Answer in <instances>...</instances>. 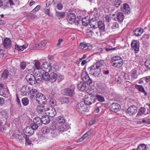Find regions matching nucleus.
Wrapping results in <instances>:
<instances>
[{"label":"nucleus","instance_id":"obj_1","mask_svg":"<svg viewBox=\"0 0 150 150\" xmlns=\"http://www.w3.org/2000/svg\"><path fill=\"white\" fill-rule=\"evenodd\" d=\"M37 129V127L32 125L31 124L30 126L27 127L24 129V132L26 136L29 137L32 135L34 133V130Z\"/></svg>","mask_w":150,"mask_h":150},{"label":"nucleus","instance_id":"obj_2","mask_svg":"<svg viewBox=\"0 0 150 150\" xmlns=\"http://www.w3.org/2000/svg\"><path fill=\"white\" fill-rule=\"evenodd\" d=\"M81 79L83 81L88 84H91L93 82L91 79L86 71H83L81 74Z\"/></svg>","mask_w":150,"mask_h":150},{"label":"nucleus","instance_id":"obj_3","mask_svg":"<svg viewBox=\"0 0 150 150\" xmlns=\"http://www.w3.org/2000/svg\"><path fill=\"white\" fill-rule=\"evenodd\" d=\"M87 107L84 102H81L77 104L76 109L77 112L82 113L83 111H86L87 110Z\"/></svg>","mask_w":150,"mask_h":150},{"label":"nucleus","instance_id":"obj_4","mask_svg":"<svg viewBox=\"0 0 150 150\" xmlns=\"http://www.w3.org/2000/svg\"><path fill=\"white\" fill-rule=\"evenodd\" d=\"M111 62H113V66L122 65L123 64L122 59L119 56L114 57L111 59Z\"/></svg>","mask_w":150,"mask_h":150},{"label":"nucleus","instance_id":"obj_5","mask_svg":"<svg viewBox=\"0 0 150 150\" xmlns=\"http://www.w3.org/2000/svg\"><path fill=\"white\" fill-rule=\"evenodd\" d=\"M100 66H91L90 67L91 71L93 73L92 75L95 77H99L101 72Z\"/></svg>","mask_w":150,"mask_h":150},{"label":"nucleus","instance_id":"obj_6","mask_svg":"<svg viewBox=\"0 0 150 150\" xmlns=\"http://www.w3.org/2000/svg\"><path fill=\"white\" fill-rule=\"evenodd\" d=\"M31 88L26 85H25L23 86L21 91L22 94L25 96H29L31 93Z\"/></svg>","mask_w":150,"mask_h":150},{"label":"nucleus","instance_id":"obj_7","mask_svg":"<svg viewBox=\"0 0 150 150\" xmlns=\"http://www.w3.org/2000/svg\"><path fill=\"white\" fill-rule=\"evenodd\" d=\"M71 87H72L71 88H65L62 91L64 94L65 95L70 96H72L74 95L75 93V87L74 86Z\"/></svg>","mask_w":150,"mask_h":150},{"label":"nucleus","instance_id":"obj_8","mask_svg":"<svg viewBox=\"0 0 150 150\" xmlns=\"http://www.w3.org/2000/svg\"><path fill=\"white\" fill-rule=\"evenodd\" d=\"M86 18L87 17H86L82 18V24L85 26H87L89 23L91 26H92V27H93L95 28H96V26L94 25H93L92 23L93 22H94L96 19L94 18H92L89 21H88L86 20Z\"/></svg>","mask_w":150,"mask_h":150},{"label":"nucleus","instance_id":"obj_9","mask_svg":"<svg viewBox=\"0 0 150 150\" xmlns=\"http://www.w3.org/2000/svg\"><path fill=\"white\" fill-rule=\"evenodd\" d=\"M25 79L31 85L35 84L36 83L35 76L32 74H28L26 75Z\"/></svg>","mask_w":150,"mask_h":150},{"label":"nucleus","instance_id":"obj_10","mask_svg":"<svg viewBox=\"0 0 150 150\" xmlns=\"http://www.w3.org/2000/svg\"><path fill=\"white\" fill-rule=\"evenodd\" d=\"M45 113L49 117H53L56 114V110L54 108L50 107L46 110Z\"/></svg>","mask_w":150,"mask_h":150},{"label":"nucleus","instance_id":"obj_11","mask_svg":"<svg viewBox=\"0 0 150 150\" xmlns=\"http://www.w3.org/2000/svg\"><path fill=\"white\" fill-rule=\"evenodd\" d=\"M131 46L132 50H134L136 53H138L139 50V45L137 40H133L131 43Z\"/></svg>","mask_w":150,"mask_h":150},{"label":"nucleus","instance_id":"obj_12","mask_svg":"<svg viewBox=\"0 0 150 150\" xmlns=\"http://www.w3.org/2000/svg\"><path fill=\"white\" fill-rule=\"evenodd\" d=\"M109 108L112 111L116 112L120 110L121 106L117 103H113L110 105Z\"/></svg>","mask_w":150,"mask_h":150},{"label":"nucleus","instance_id":"obj_13","mask_svg":"<svg viewBox=\"0 0 150 150\" xmlns=\"http://www.w3.org/2000/svg\"><path fill=\"white\" fill-rule=\"evenodd\" d=\"M12 42L10 39L8 38H5L3 41V45L6 49H8L10 48Z\"/></svg>","mask_w":150,"mask_h":150},{"label":"nucleus","instance_id":"obj_14","mask_svg":"<svg viewBox=\"0 0 150 150\" xmlns=\"http://www.w3.org/2000/svg\"><path fill=\"white\" fill-rule=\"evenodd\" d=\"M42 124L41 118L38 117H35L33 120V122L31 123L32 125H34L36 127L40 126Z\"/></svg>","mask_w":150,"mask_h":150},{"label":"nucleus","instance_id":"obj_15","mask_svg":"<svg viewBox=\"0 0 150 150\" xmlns=\"http://www.w3.org/2000/svg\"><path fill=\"white\" fill-rule=\"evenodd\" d=\"M76 16L74 14L69 13L68 14L67 17V20L69 23L72 24L75 22Z\"/></svg>","mask_w":150,"mask_h":150},{"label":"nucleus","instance_id":"obj_16","mask_svg":"<svg viewBox=\"0 0 150 150\" xmlns=\"http://www.w3.org/2000/svg\"><path fill=\"white\" fill-rule=\"evenodd\" d=\"M96 88L97 92L103 93V86L102 81H98L96 84Z\"/></svg>","mask_w":150,"mask_h":150},{"label":"nucleus","instance_id":"obj_17","mask_svg":"<svg viewBox=\"0 0 150 150\" xmlns=\"http://www.w3.org/2000/svg\"><path fill=\"white\" fill-rule=\"evenodd\" d=\"M96 101V99L92 97H90L86 98L84 99V103L85 104L87 105H90L92 103L95 102Z\"/></svg>","mask_w":150,"mask_h":150},{"label":"nucleus","instance_id":"obj_18","mask_svg":"<svg viewBox=\"0 0 150 150\" xmlns=\"http://www.w3.org/2000/svg\"><path fill=\"white\" fill-rule=\"evenodd\" d=\"M137 107L132 105L129 107L127 110V113L130 115H133L137 112Z\"/></svg>","mask_w":150,"mask_h":150},{"label":"nucleus","instance_id":"obj_19","mask_svg":"<svg viewBox=\"0 0 150 150\" xmlns=\"http://www.w3.org/2000/svg\"><path fill=\"white\" fill-rule=\"evenodd\" d=\"M45 99L46 97L45 95L42 93H38L36 96V100L38 104H40L41 101Z\"/></svg>","mask_w":150,"mask_h":150},{"label":"nucleus","instance_id":"obj_20","mask_svg":"<svg viewBox=\"0 0 150 150\" xmlns=\"http://www.w3.org/2000/svg\"><path fill=\"white\" fill-rule=\"evenodd\" d=\"M36 68L38 69L40 68V66H35ZM41 68L42 70L45 71V72H47L48 73L50 72V71L51 69L54 68V69L55 68L54 66H41Z\"/></svg>","mask_w":150,"mask_h":150},{"label":"nucleus","instance_id":"obj_21","mask_svg":"<svg viewBox=\"0 0 150 150\" xmlns=\"http://www.w3.org/2000/svg\"><path fill=\"white\" fill-rule=\"evenodd\" d=\"M144 30L141 28H136L133 31L134 35L137 37L141 36L144 32Z\"/></svg>","mask_w":150,"mask_h":150},{"label":"nucleus","instance_id":"obj_22","mask_svg":"<svg viewBox=\"0 0 150 150\" xmlns=\"http://www.w3.org/2000/svg\"><path fill=\"white\" fill-rule=\"evenodd\" d=\"M45 107L42 104H40L37 106L36 110L37 112L39 114H43L45 112L46 110H45Z\"/></svg>","mask_w":150,"mask_h":150},{"label":"nucleus","instance_id":"obj_23","mask_svg":"<svg viewBox=\"0 0 150 150\" xmlns=\"http://www.w3.org/2000/svg\"><path fill=\"white\" fill-rule=\"evenodd\" d=\"M99 118V116L98 115L92 117L88 125L90 126L94 124L97 121L101 120Z\"/></svg>","mask_w":150,"mask_h":150},{"label":"nucleus","instance_id":"obj_24","mask_svg":"<svg viewBox=\"0 0 150 150\" xmlns=\"http://www.w3.org/2000/svg\"><path fill=\"white\" fill-rule=\"evenodd\" d=\"M86 83L81 81L79 82L77 85L78 89L81 91L85 90L86 88Z\"/></svg>","mask_w":150,"mask_h":150},{"label":"nucleus","instance_id":"obj_25","mask_svg":"<svg viewBox=\"0 0 150 150\" xmlns=\"http://www.w3.org/2000/svg\"><path fill=\"white\" fill-rule=\"evenodd\" d=\"M41 118L42 124L45 125L48 124L50 121L49 117L47 115L42 116Z\"/></svg>","mask_w":150,"mask_h":150},{"label":"nucleus","instance_id":"obj_26","mask_svg":"<svg viewBox=\"0 0 150 150\" xmlns=\"http://www.w3.org/2000/svg\"><path fill=\"white\" fill-rule=\"evenodd\" d=\"M135 88L139 91L143 93L145 96L147 95V93L145 91L144 88L142 86L136 84L135 86Z\"/></svg>","mask_w":150,"mask_h":150},{"label":"nucleus","instance_id":"obj_27","mask_svg":"<svg viewBox=\"0 0 150 150\" xmlns=\"http://www.w3.org/2000/svg\"><path fill=\"white\" fill-rule=\"evenodd\" d=\"M50 81L52 83L54 82L57 79V74L54 72L51 73L50 74Z\"/></svg>","mask_w":150,"mask_h":150},{"label":"nucleus","instance_id":"obj_28","mask_svg":"<svg viewBox=\"0 0 150 150\" xmlns=\"http://www.w3.org/2000/svg\"><path fill=\"white\" fill-rule=\"evenodd\" d=\"M41 76H42V79L45 81H50V74L48 73L47 72L43 73Z\"/></svg>","mask_w":150,"mask_h":150},{"label":"nucleus","instance_id":"obj_29","mask_svg":"<svg viewBox=\"0 0 150 150\" xmlns=\"http://www.w3.org/2000/svg\"><path fill=\"white\" fill-rule=\"evenodd\" d=\"M69 127L67 128L66 126L64 127L62 125H59L57 131L58 132L59 134L63 132L66 131L68 129Z\"/></svg>","mask_w":150,"mask_h":150},{"label":"nucleus","instance_id":"obj_30","mask_svg":"<svg viewBox=\"0 0 150 150\" xmlns=\"http://www.w3.org/2000/svg\"><path fill=\"white\" fill-rule=\"evenodd\" d=\"M103 93H100L98 92L96 95V99L100 102H103Z\"/></svg>","mask_w":150,"mask_h":150},{"label":"nucleus","instance_id":"obj_31","mask_svg":"<svg viewBox=\"0 0 150 150\" xmlns=\"http://www.w3.org/2000/svg\"><path fill=\"white\" fill-rule=\"evenodd\" d=\"M40 8V5L37 6L33 10L27 14L28 17H32L33 16V13L38 11Z\"/></svg>","mask_w":150,"mask_h":150},{"label":"nucleus","instance_id":"obj_32","mask_svg":"<svg viewBox=\"0 0 150 150\" xmlns=\"http://www.w3.org/2000/svg\"><path fill=\"white\" fill-rule=\"evenodd\" d=\"M123 11L125 14H128L130 12V9L128 5L125 4L123 5Z\"/></svg>","mask_w":150,"mask_h":150},{"label":"nucleus","instance_id":"obj_33","mask_svg":"<svg viewBox=\"0 0 150 150\" xmlns=\"http://www.w3.org/2000/svg\"><path fill=\"white\" fill-rule=\"evenodd\" d=\"M117 19L120 22H122L124 19V15L123 13L119 12L117 15Z\"/></svg>","mask_w":150,"mask_h":150},{"label":"nucleus","instance_id":"obj_34","mask_svg":"<svg viewBox=\"0 0 150 150\" xmlns=\"http://www.w3.org/2000/svg\"><path fill=\"white\" fill-rule=\"evenodd\" d=\"M110 27L112 29H116L119 27L118 23L116 22L110 23L109 25Z\"/></svg>","mask_w":150,"mask_h":150},{"label":"nucleus","instance_id":"obj_35","mask_svg":"<svg viewBox=\"0 0 150 150\" xmlns=\"http://www.w3.org/2000/svg\"><path fill=\"white\" fill-rule=\"evenodd\" d=\"M31 93L30 95V98H35V96L38 93V91L36 89H31Z\"/></svg>","mask_w":150,"mask_h":150},{"label":"nucleus","instance_id":"obj_36","mask_svg":"<svg viewBox=\"0 0 150 150\" xmlns=\"http://www.w3.org/2000/svg\"><path fill=\"white\" fill-rule=\"evenodd\" d=\"M98 26L100 30V35H102L103 30V22L102 21H99L98 23Z\"/></svg>","mask_w":150,"mask_h":150},{"label":"nucleus","instance_id":"obj_37","mask_svg":"<svg viewBox=\"0 0 150 150\" xmlns=\"http://www.w3.org/2000/svg\"><path fill=\"white\" fill-rule=\"evenodd\" d=\"M145 108L143 107H141L139 110L137 115L138 116H142L145 113Z\"/></svg>","mask_w":150,"mask_h":150},{"label":"nucleus","instance_id":"obj_38","mask_svg":"<svg viewBox=\"0 0 150 150\" xmlns=\"http://www.w3.org/2000/svg\"><path fill=\"white\" fill-rule=\"evenodd\" d=\"M8 71L6 69H5L3 72L1 77L3 79H6L8 76Z\"/></svg>","mask_w":150,"mask_h":150},{"label":"nucleus","instance_id":"obj_39","mask_svg":"<svg viewBox=\"0 0 150 150\" xmlns=\"http://www.w3.org/2000/svg\"><path fill=\"white\" fill-rule=\"evenodd\" d=\"M61 101L62 104H67L69 102V98L68 97H63L61 98Z\"/></svg>","mask_w":150,"mask_h":150},{"label":"nucleus","instance_id":"obj_40","mask_svg":"<svg viewBox=\"0 0 150 150\" xmlns=\"http://www.w3.org/2000/svg\"><path fill=\"white\" fill-rule=\"evenodd\" d=\"M57 121L59 124H63L65 122V120L62 116H59L57 118Z\"/></svg>","mask_w":150,"mask_h":150},{"label":"nucleus","instance_id":"obj_41","mask_svg":"<svg viewBox=\"0 0 150 150\" xmlns=\"http://www.w3.org/2000/svg\"><path fill=\"white\" fill-rule=\"evenodd\" d=\"M65 13L64 12H57L56 13V16L59 19H60V18H63L65 16Z\"/></svg>","mask_w":150,"mask_h":150},{"label":"nucleus","instance_id":"obj_42","mask_svg":"<svg viewBox=\"0 0 150 150\" xmlns=\"http://www.w3.org/2000/svg\"><path fill=\"white\" fill-rule=\"evenodd\" d=\"M21 102L23 105L26 106L28 104L29 101L27 98H24L22 99Z\"/></svg>","mask_w":150,"mask_h":150},{"label":"nucleus","instance_id":"obj_43","mask_svg":"<svg viewBox=\"0 0 150 150\" xmlns=\"http://www.w3.org/2000/svg\"><path fill=\"white\" fill-rule=\"evenodd\" d=\"M0 115L3 118H6L8 116V113L5 110H3L0 112Z\"/></svg>","mask_w":150,"mask_h":150},{"label":"nucleus","instance_id":"obj_44","mask_svg":"<svg viewBox=\"0 0 150 150\" xmlns=\"http://www.w3.org/2000/svg\"><path fill=\"white\" fill-rule=\"evenodd\" d=\"M50 130L49 128L44 127L43 129V132L44 134H48V135H50Z\"/></svg>","mask_w":150,"mask_h":150},{"label":"nucleus","instance_id":"obj_45","mask_svg":"<svg viewBox=\"0 0 150 150\" xmlns=\"http://www.w3.org/2000/svg\"><path fill=\"white\" fill-rule=\"evenodd\" d=\"M57 130H56L53 132H50V136H51L52 137L55 138L59 134Z\"/></svg>","mask_w":150,"mask_h":150},{"label":"nucleus","instance_id":"obj_46","mask_svg":"<svg viewBox=\"0 0 150 150\" xmlns=\"http://www.w3.org/2000/svg\"><path fill=\"white\" fill-rule=\"evenodd\" d=\"M49 128L50 129V132H53L57 130L56 126L54 124H50V127Z\"/></svg>","mask_w":150,"mask_h":150},{"label":"nucleus","instance_id":"obj_47","mask_svg":"<svg viewBox=\"0 0 150 150\" xmlns=\"http://www.w3.org/2000/svg\"><path fill=\"white\" fill-rule=\"evenodd\" d=\"M55 6L59 10H61L63 8V6L62 2L57 3L54 4Z\"/></svg>","mask_w":150,"mask_h":150},{"label":"nucleus","instance_id":"obj_48","mask_svg":"<svg viewBox=\"0 0 150 150\" xmlns=\"http://www.w3.org/2000/svg\"><path fill=\"white\" fill-rule=\"evenodd\" d=\"M146 147L144 144H141L138 147L137 150H146Z\"/></svg>","mask_w":150,"mask_h":150},{"label":"nucleus","instance_id":"obj_49","mask_svg":"<svg viewBox=\"0 0 150 150\" xmlns=\"http://www.w3.org/2000/svg\"><path fill=\"white\" fill-rule=\"evenodd\" d=\"M56 92L55 90H52L49 95L50 98H53L56 96Z\"/></svg>","mask_w":150,"mask_h":150},{"label":"nucleus","instance_id":"obj_50","mask_svg":"<svg viewBox=\"0 0 150 150\" xmlns=\"http://www.w3.org/2000/svg\"><path fill=\"white\" fill-rule=\"evenodd\" d=\"M137 70L134 69L132 70V72L131 74L132 77L134 78H137Z\"/></svg>","mask_w":150,"mask_h":150},{"label":"nucleus","instance_id":"obj_51","mask_svg":"<svg viewBox=\"0 0 150 150\" xmlns=\"http://www.w3.org/2000/svg\"><path fill=\"white\" fill-rule=\"evenodd\" d=\"M44 12L45 14L47 15L48 16L51 17L53 16V14L50 12L49 9H45L44 10Z\"/></svg>","mask_w":150,"mask_h":150},{"label":"nucleus","instance_id":"obj_52","mask_svg":"<svg viewBox=\"0 0 150 150\" xmlns=\"http://www.w3.org/2000/svg\"><path fill=\"white\" fill-rule=\"evenodd\" d=\"M87 46V44L84 42L81 43L80 44L79 48L82 49H83Z\"/></svg>","mask_w":150,"mask_h":150},{"label":"nucleus","instance_id":"obj_53","mask_svg":"<svg viewBox=\"0 0 150 150\" xmlns=\"http://www.w3.org/2000/svg\"><path fill=\"white\" fill-rule=\"evenodd\" d=\"M105 18L106 21L108 22H109L111 21L112 20H113L112 17L108 16V15H107L105 16Z\"/></svg>","mask_w":150,"mask_h":150},{"label":"nucleus","instance_id":"obj_54","mask_svg":"<svg viewBox=\"0 0 150 150\" xmlns=\"http://www.w3.org/2000/svg\"><path fill=\"white\" fill-rule=\"evenodd\" d=\"M50 102L51 105L52 106H54L56 104V101L53 98H50Z\"/></svg>","mask_w":150,"mask_h":150},{"label":"nucleus","instance_id":"obj_55","mask_svg":"<svg viewBox=\"0 0 150 150\" xmlns=\"http://www.w3.org/2000/svg\"><path fill=\"white\" fill-rule=\"evenodd\" d=\"M35 49L36 50H39V49L42 47V45L40 43H39L38 44H37L35 46Z\"/></svg>","mask_w":150,"mask_h":150},{"label":"nucleus","instance_id":"obj_56","mask_svg":"<svg viewBox=\"0 0 150 150\" xmlns=\"http://www.w3.org/2000/svg\"><path fill=\"white\" fill-rule=\"evenodd\" d=\"M145 78L146 82L149 83V85H150V76H146Z\"/></svg>","mask_w":150,"mask_h":150},{"label":"nucleus","instance_id":"obj_57","mask_svg":"<svg viewBox=\"0 0 150 150\" xmlns=\"http://www.w3.org/2000/svg\"><path fill=\"white\" fill-rule=\"evenodd\" d=\"M34 76H35V77L37 78V77H39L40 76H41V74L38 71L37 72L36 71L34 74Z\"/></svg>","mask_w":150,"mask_h":150},{"label":"nucleus","instance_id":"obj_58","mask_svg":"<svg viewBox=\"0 0 150 150\" xmlns=\"http://www.w3.org/2000/svg\"><path fill=\"white\" fill-rule=\"evenodd\" d=\"M44 65H47V66H51V64L49 61H45L43 62L41 66H43Z\"/></svg>","mask_w":150,"mask_h":150},{"label":"nucleus","instance_id":"obj_59","mask_svg":"<svg viewBox=\"0 0 150 150\" xmlns=\"http://www.w3.org/2000/svg\"><path fill=\"white\" fill-rule=\"evenodd\" d=\"M57 76V78L58 79V80L59 81H61L63 80L64 79V77L63 76L61 75L60 74H59Z\"/></svg>","mask_w":150,"mask_h":150},{"label":"nucleus","instance_id":"obj_60","mask_svg":"<svg viewBox=\"0 0 150 150\" xmlns=\"http://www.w3.org/2000/svg\"><path fill=\"white\" fill-rule=\"evenodd\" d=\"M90 132V131H88L85 133L82 137L84 140L89 135L88 133Z\"/></svg>","mask_w":150,"mask_h":150},{"label":"nucleus","instance_id":"obj_61","mask_svg":"<svg viewBox=\"0 0 150 150\" xmlns=\"http://www.w3.org/2000/svg\"><path fill=\"white\" fill-rule=\"evenodd\" d=\"M22 134L21 133L19 132L17 134H16V137L19 139H22Z\"/></svg>","mask_w":150,"mask_h":150},{"label":"nucleus","instance_id":"obj_62","mask_svg":"<svg viewBox=\"0 0 150 150\" xmlns=\"http://www.w3.org/2000/svg\"><path fill=\"white\" fill-rule=\"evenodd\" d=\"M27 136H26L25 137V141L28 145H30L31 142L30 140L29 137H27Z\"/></svg>","mask_w":150,"mask_h":150},{"label":"nucleus","instance_id":"obj_63","mask_svg":"<svg viewBox=\"0 0 150 150\" xmlns=\"http://www.w3.org/2000/svg\"><path fill=\"white\" fill-rule=\"evenodd\" d=\"M16 101L18 105H21V104L20 100L17 95H16Z\"/></svg>","mask_w":150,"mask_h":150},{"label":"nucleus","instance_id":"obj_64","mask_svg":"<svg viewBox=\"0 0 150 150\" xmlns=\"http://www.w3.org/2000/svg\"><path fill=\"white\" fill-rule=\"evenodd\" d=\"M4 98L0 97V105H2L4 103Z\"/></svg>","mask_w":150,"mask_h":150}]
</instances>
